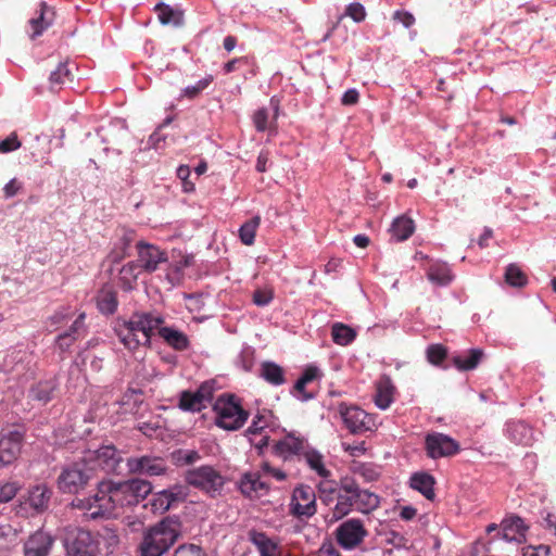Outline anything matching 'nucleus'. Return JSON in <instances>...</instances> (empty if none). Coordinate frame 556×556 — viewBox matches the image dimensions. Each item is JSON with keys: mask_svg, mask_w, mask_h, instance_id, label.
I'll use <instances>...</instances> for the list:
<instances>
[{"mask_svg": "<svg viewBox=\"0 0 556 556\" xmlns=\"http://www.w3.org/2000/svg\"><path fill=\"white\" fill-rule=\"evenodd\" d=\"M86 336L85 314H80L67 330L55 339V345L61 352H68L71 346Z\"/></svg>", "mask_w": 556, "mask_h": 556, "instance_id": "23", "label": "nucleus"}, {"mask_svg": "<svg viewBox=\"0 0 556 556\" xmlns=\"http://www.w3.org/2000/svg\"><path fill=\"white\" fill-rule=\"evenodd\" d=\"M164 318L151 312H135L129 320L117 321L114 331L119 341L128 350H136L140 345L149 346L154 330L174 350L185 351L189 348L188 337L172 327H161Z\"/></svg>", "mask_w": 556, "mask_h": 556, "instance_id": "2", "label": "nucleus"}, {"mask_svg": "<svg viewBox=\"0 0 556 556\" xmlns=\"http://www.w3.org/2000/svg\"><path fill=\"white\" fill-rule=\"evenodd\" d=\"M56 389L58 382L55 379L42 380L29 389L28 396L33 401H37L45 405L53 399V394Z\"/></svg>", "mask_w": 556, "mask_h": 556, "instance_id": "31", "label": "nucleus"}, {"mask_svg": "<svg viewBox=\"0 0 556 556\" xmlns=\"http://www.w3.org/2000/svg\"><path fill=\"white\" fill-rule=\"evenodd\" d=\"M238 486L240 492L248 497L265 494L269 490L268 484L262 481L258 472L243 473L238 482Z\"/></svg>", "mask_w": 556, "mask_h": 556, "instance_id": "28", "label": "nucleus"}, {"mask_svg": "<svg viewBox=\"0 0 556 556\" xmlns=\"http://www.w3.org/2000/svg\"><path fill=\"white\" fill-rule=\"evenodd\" d=\"M177 177L182 182V190L184 192H192L194 191V182H192L189 177L191 174L190 167L188 165H180L177 168Z\"/></svg>", "mask_w": 556, "mask_h": 556, "instance_id": "59", "label": "nucleus"}, {"mask_svg": "<svg viewBox=\"0 0 556 556\" xmlns=\"http://www.w3.org/2000/svg\"><path fill=\"white\" fill-rule=\"evenodd\" d=\"M260 377L274 387L282 386L287 381L285 369L271 361H265L261 364Z\"/></svg>", "mask_w": 556, "mask_h": 556, "instance_id": "30", "label": "nucleus"}, {"mask_svg": "<svg viewBox=\"0 0 556 556\" xmlns=\"http://www.w3.org/2000/svg\"><path fill=\"white\" fill-rule=\"evenodd\" d=\"M280 98L273 96L269 100V106L273 110V117L269 121V111L267 108H260L252 116L253 125L257 132H264L276 127L277 118L280 114Z\"/></svg>", "mask_w": 556, "mask_h": 556, "instance_id": "21", "label": "nucleus"}, {"mask_svg": "<svg viewBox=\"0 0 556 556\" xmlns=\"http://www.w3.org/2000/svg\"><path fill=\"white\" fill-rule=\"evenodd\" d=\"M152 483L148 480L132 478L114 482L111 480L100 482L102 494V510L111 517L116 508L138 505L152 493Z\"/></svg>", "mask_w": 556, "mask_h": 556, "instance_id": "3", "label": "nucleus"}, {"mask_svg": "<svg viewBox=\"0 0 556 556\" xmlns=\"http://www.w3.org/2000/svg\"><path fill=\"white\" fill-rule=\"evenodd\" d=\"M482 357L483 351L481 349H470L465 354L455 355L452 363L458 370L469 371L478 367Z\"/></svg>", "mask_w": 556, "mask_h": 556, "instance_id": "38", "label": "nucleus"}, {"mask_svg": "<svg viewBox=\"0 0 556 556\" xmlns=\"http://www.w3.org/2000/svg\"><path fill=\"white\" fill-rule=\"evenodd\" d=\"M94 478V466L83 456L62 466L56 478V486L63 494H77L84 491Z\"/></svg>", "mask_w": 556, "mask_h": 556, "instance_id": "5", "label": "nucleus"}, {"mask_svg": "<svg viewBox=\"0 0 556 556\" xmlns=\"http://www.w3.org/2000/svg\"><path fill=\"white\" fill-rule=\"evenodd\" d=\"M248 539L256 546L261 556H275L277 544L265 532L252 529L248 532Z\"/></svg>", "mask_w": 556, "mask_h": 556, "instance_id": "36", "label": "nucleus"}, {"mask_svg": "<svg viewBox=\"0 0 556 556\" xmlns=\"http://www.w3.org/2000/svg\"><path fill=\"white\" fill-rule=\"evenodd\" d=\"M320 377H321V371L319 370V368L316 366L309 365L303 370V372L299 379H301L303 382H305L307 384L316 379H319Z\"/></svg>", "mask_w": 556, "mask_h": 556, "instance_id": "63", "label": "nucleus"}, {"mask_svg": "<svg viewBox=\"0 0 556 556\" xmlns=\"http://www.w3.org/2000/svg\"><path fill=\"white\" fill-rule=\"evenodd\" d=\"M53 495L52 489L46 483L30 485L27 491L20 496L16 505V514L23 517L37 516L46 513Z\"/></svg>", "mask_w": 556, "mask_h": 556, "instance_id": "9", "label": "nucleus"}, {"mask_svg": "<svg viewBox=\"0 0 556 556\" xmlns=\"http://www.w3.org/2000/svg\"><path fill=\"white\" fill-rule=\"evenodd\" d=\"M21 147V141L15 132H12L5 139L0 140V152L9 153L17 150Z\"/></svg>", "mask_w": 556, "mask_h": 556, "instance_id": "60", "label": "nucleus"}, {"mask_svg": "<svg viewBox=\"0 0 556 556\" xmlns=\"http://www.w3.org/2000/svg\"><path fill=\"white\" fill-rule=\"evenodd\" d=\"M318 492L308 484H299L293 489L289 513L299 520H307L317 513Z\"/></svg>", "mask_w": 556, "mask_h": 556, "instance_id": "10", "label": "nucleus"}, {"mask_svg": "<svg viewBox=\"0 0 556 556\" xmlns=\"http://www.w3.org/2000/svg\"><path fill=\"white\" fill-rule=\"evenodd\" d=\"M354 473L359 475L366 482L377 481L380 472L372 464H361L354 468Z\"/></svg>", "mask_w": 556, "mask_h": 556, "instance_id": "53", "label": "nucleus"}, {"mask_svg": "<svg viewBox=\"0 0 556 556\" xmlns=\"http://www.w3.org/2000/svg\"><path fill=\"white\" fill-rule=\"evenodd\" d=\"M118 306L117 292L112 288H102L97 295V307L104 315H112Z\"/></svg>", "mask_w": 556, "mask_h": 556, "instance_id": "42", "label": "nucleus"}, {"mask_svg": "<svg viewBox=\"0 0 556 556\" xmlns=\"http://www.w3.org/2000/svg\"><path fill=\"white\" fill-rule=\"evenodd\" d=\"M548 545L540 544L538 546L528 545L522 547V556H549Z\"/></svg>", "mask_w": 556, "mask_h": 556, "instance_id": "61", "label": "nucleus"}, {"mask_svg": "<svg viewBox=\"0 0 556 556\" xmlns=\"http://www.w3.org/2000/svg\"><path fill=\"white\" fill-rule=\"evenodd\" d=\"M135 241V231L123 230L122 235L114 242L112 250L108 254V261L112 264L121 263L125 257L130 255L131 245Z\"/></svg>", "mask_w": 556, "mask_h": 556, "instance_id": "26", "label": "nucleus"}, {"mask_svg": "<svg viewBox=\"0 0 556 556\" xmlns=\"http://www.w3.org/2000/svg\"><path fill=\"white\" fill-rule=\"evenodd\" d=\"M185 482L212 498L219 496L226 484L225 477L211 465L188 469L184 473Z\"/></svg>", "mask_w": 556, "mask_h": 556, "instance_id": "8", "label": "nucleus"}, {"mask_svg": "<svg viewBox=\"0 0 556 556\" xmlns=\"http://www.w3.org/2000/svg\"><path fill=\"white\" fill-rule=\"evenodd\" d=\"M163 491L166 493L168 509L182 503L188 496L187 488L181 484H175Z\"/></svg>", "mask_w": 556, "mask_h": 556, "instance_id": "49", "label": "nucleus"}, {"mask_svg": "<svg viewBox=\"0 0 556 556\" xmlns=\"http://www.w3.org/2000/svg\"><path fill=\"white\" fill-rule=\"evenodd\" d=\"M99 135L101 136L102 142L106 144L103 149L106 155H109V153L117 156L122 155L124 149H126L132 140V136L128 128L119 123L102 127L99 130Z\"/></svg>", "mask_w": 556, "mask_h": 556, "instance_id": "12", "label": "nucleus"}, {"mask_svg": "<svg viewBox=\"0 0 556 556\" xmlns=\"http://www.w3.org/2000/svg\"><path fill=\"white\" fill-rule=\"evenodd\" d=\"M447 356V351L442 344H431L427 349V359L432 365H440Z\"/></svg>", "mask_w": 556, "mask_h": 556, "instance_id": "52", "label": "nucleus"}, {"mask_svg": "<svg viewBox=\"0 0 556 556\" xmlns=\"http://www.w3.org/2000/svg\"><path fill=\"white\" fill-rule=\"evenodd\" d=\"M274 300V291L271 289H256L253 292L252 301L256 306L264 307Z\"/></svg>", "mask_w": 556, "mask_h": 556, "instance_id": "55", "label": "nucleus"}, {"mask_svg": "<svg viewBox=\"0 0 556 556\" xmlns=\"http://www.w3.org/2000/svg\"><path fill=\"white\" fill-rule=\"evenodd\" d=\"M505 432L507 438L516 444L529 446L534 441L532 428L521 420L507 422Z\"/></svg>", "mask_w": 556, "mask_h": 556, "instance_id": "27", "label": "nucleus"}, {"mask_svg": "<svg viewBox=\"0 0 556 556\" xmlns=\"http://www.w3.org/2000/svg\"><path fill=\"white\" fill-rule=\"evenodd\" d=\"M56 536L42 528L31 532L22 544L23 556H51Z\"/></svg>", "mask_w": 556, "mask_h": 556, "instance_id": "13", "label": "nucleus"}, {"mask_svg": "<svg viewBox=\"0 0 556 556\" xmlns=\"http://www.w3.org/2000/svg\"><path fill=\"white\" fill-rule=\"evenodd\" d=\"M542 526L556 538V516L552 513H546L542 516Z\"/></svg>", "mask_w": 556, "mask_h": 556, "instance_id": "64", "label": "nucleus"}, {"mask_svg": "<svg viewBox=\"0 0 556 556\" xmlns=\"http://www.w3.org/2000/svg\"><path fill=\"white\" fill-rule=\"evenodd\" d=\"M206 406L195 391L185 390L179 394L178 407L184 412L200 413Z\"/></svg>", "mask_w": 556, "mask_h": 556, "instance_id": "43", "label": "nucleus"}, {"mask_svg": "<svg viewBox=\"0 0 556 556\" xmlns=\"http://www.w3.org/2000/svg\"><path fill=\"white\" fill-rule=\"evenodd\" d=\"M174 556H207L203 548L195 544H182L178 546Z\"/></svg>", "mask_w": 556, "mask_h": 556, "instance_id": "57", "label": "nucleus"}, {"mask_svg": "<svg viewBox=\"0 0 556 556\" xmlns=\"http://www.w3.org/2000/svg\"><path fill=\"white\" fill-rule=\"evenodd\" d=\"M320 503L331 510V519L341 520L352 511L368 515L380 506V496L359 486L353 476L321 480L316 485Z\"/></svg>", "mask_w": 556, "mask_h": 556, "instance_id": "1", "label": "nucleus"}, {"mask_svg": "<svg viewBox=\"0 0 556 556\" xmlns=\"http://www.w3.org/2000/svg\"><path fill=\"white\" fill-rule=\"evenodd\" d=\"M85 456L91 465L99 466L106 473H119L124 460L122 452L114 445H103L96 451H88Z\"/></svg>", "mask_w": 556, "mask_h": 556, "instance_id": "17", "label": "nucleus"}, {"mask_svg": "<svg viewBox=\"0 0 556 556\" xmlns=\"http://www.w3.org/2000/svg\"><path fill=\"white\" fill-rule=\"evenodd\" d=\"M55 12L52 7H49L46 2H40L39 10L36 12V16L31 17L28 22L31 29L30 39H36L41 36L54 22Z\"/></svg>", "mask_w": 556, "mask_h": 556, "instance_id": "24", "label": "nucleus"}, {"mask_svg": "<svg viewBox=\"0 0 556 556\" xmlns=\"http://www.w3.org/2000/svg\"><path fill=\"white\" fill-rule=\"evenodd\" d=\"M74 74L68 62H61L49 76V89L53 92L61 90L66 84L72 83Z\"/></svg>", "mask_w": 556, "mask_h": 556, "instance_id": "32", "label": "nucleus"}, {"mask_svg": "<svg viewBox=\"0 0 556 556\" xmlns=\"http://www.w3.org/2000/svg\"><path fill=\"white\" fill-rule=\"evenodd\" d=\"M173 460L177 466L192 465L201 459V455L195 450H178L172 454Z\"/></svg>", "mask_w": 556, "mask_h": 556, "instance_id": "48", "label": "nucleus"}, {"mask_svg": "<svg viewBox=\"0 0 556 556\" xmlns=\"http://www.w3.org/2000/svg\"><path fill=\"white\" fill-rule=\"evenodd\" d=\"M22 484L18 481H4L0 483V503L11 502L21 491Z\"/></svg>", "mask_w": 556, "mask_h": 556, "instance_id": "50", "label": "nucleus"}, {"mask_svg": "<svg viewBox=\"0 0 556 556\" xmlns=\"http://www.w3.org/2000/svg\"><path fill=\"white\" fill-rule=\"evenodd\" d=\"M505 282L513 288H523L528 285V276L521 267L515 263L508 264L504 273Z\"/></svg>", "mask_w": 556, "mask_h": 556, "instance_id": "46", "label": "nucleus"}, {"mask_svg": "<svg viewBox=\"0 0 556 556\" xmlns=\"http://www.w3.org/2000/svg\"><path fill=\"white\" fill-rule=\"evenodd\" d=\"M261 218L254 216L241 225L239 229V237L243 244L251 245L255 240L256 229L260 225Z\"/></svg>", "mask_w": 556, "mask_h": 556, "instance_id": "47", "label": "nucleus"}, {"mask_svg": "<svg viewBox=\"0 0 556 556\" xmlns=\"http://www.w3.org/2000/svg\"><path fill=\"white\" fill-rule=\"evenodd\" d=\"M268 426V422L266 420V417L261 414V413H257L250 427L247 429L245 431V435H255V434H261L262 431Z\"/></svg>", "mask_w": 556, "mask_h": 556, "instance_id": "58", "label": "nucleus"}, {"mask_svg": "<svg viewBox=\"0 0 556 556\" xmlns=\"http://www.w3.org/2000/svg\"><path fill=\"white\" fill-rule=\"evenodd\" d=\"M151 510L155 513L163 514L168 510V502L166 497V493L162 490L155 493L151 500Z\"/></svg>", "mask_w": 556, "mask_h": 556, "instance_id": "56", "label": "nucleus"}, {"mask_svg": "<svg viewBox=\"0 0 556 556\" xmlns=\"http://www.w3.org/2000/svg\"><path fill=\"white\" fill-rule=\"evenodd\" d=\"M394 387L391 379L387 376L382 377L377 383V390L375 394V404L380 409H387L393 402Z\"/></svg>", "mask_w": 556, "mask_h": 556, "instance_id": "40", "label": "nucleus"}, {"mask_svg": "<svg viewBox=\"0 0 556 556\" xmlns=\"http://www.w3.org/2000/svg\"><path fill=\"white\" fill-rule=\"evenodd\" d=\"M305 387L306 383L303 382L301 379H298L293 386V395L302 402L308 401L314 397L313 393H308L305 391Z\"/></svg>", "mask_w": 556, "mask_h": 556, "instance_id": "62", "label": "nucleus"}, {"mask_svg": "<svg viewBox=\"0 0 556 556\" xmlns=\"http://www.w3.org/2000/svg\"><path fill=\"white\" fill-rule=\"evenodd\" d=\"M213 410L216 414L215 425L227 431L241 429L250 417L241 400L233 393L220 394L213 404Z\"/></svg>", "mask_w": 556, "mask_h": 556, "instance_id": "6", "label": "nucleus"}, {"mask_svg": "<svg viewBox=\"0 0 556 556\" xmlns=\"http://www.w3.org/2000/svg\"><path fill=\"white\" fill-rule=\"evenodd\" d=\"M339 413L344 426L352 434H363L367 431H372L375 427L370 415L357 406H348L342 403L339 406Z\"/></svg>", "mask_w": 556, "mask_h": 556, "instance_id": "15", "label": "nucleus"}, {"mask_svg": "<svg viewBox=\"0 0 556 556\" xmlns=\"http://www.w3.org/2000/svg\"><path fill=\"white\" fill-rule=\"evenodd\" d=\"M216 391V381L215 380H206L202 382L195 392L206 403H211L214 399V393Z\"/></svg>", "mask_w": 556, "mask_h": 556, "instance_id": "54", "label": "nucleus"}, {"mask_svg": "<svg viewBox=\"0 0 556 556\" xmlns=\"http://www.w3.org/2000/svg\"><path fill=\"white\" fill-rule=\"evenodd\" d=\"M356 336L355 329L343 323H334L331 327V337L336 344L346 346L355 340Z\"/></svg>", "mask_w": 556, "mask_h": 556, "instance_id": "45", "label": "nucleus"}, {"mask_svg": "<svg viewBox=\"0 0 556 556\" xmlns=\"http://www.w3.org/2000/svg\"><path fill=\"white\" fill-rule=\"evenodd\" d=\"M427 276L432 283L439 287H446L454 279V275L450 266L446 263L440 262L434 263L429 267Z\"/></svg>", "mask_w": 556, "mask_h": 556, "instance_id": "41", "label": "nucleus"}, {"mask_svg": "<svg viewBox=\"0 0 556 556\" xmlns=\"http://www.w3.org/2000/svg\"><path fill=\"white\" fill-rule=\"evenodd\" d=\"M501 526L502 530L498 531V535L508 542L520 541V538H525V533L528 530L523 519L518 516L505 518Z\"/></svg>", "mask_w": 556, "mask_h": 556, "instance_id": "29", "label": "nucleus"}, {"mask_svg": "<svg viewBox=\"0 0 556 556\" xmlns=\"http://www.w3.org/2000/svg\"><path fill=\"white\" fill-rule=\"evenodd\" d=\"M73 507L85 510L86 517L96 520L100 518H108V514L102 510V494L100 493V482L98 483L97 492L86 498H75L72 502Z\"/></svg>", "mask_w": 556, "mask_h": 556, "instance_id": "25", "label": "nucleus"}, {"mask_svg": "<svg viewBox=\"0 0 556 556\" xmlns=\"http://www.w3.org/2000/svg\"><path fill=\"white\" fill-rule=\"evenodd\" d=\"M425 450L428 457L438 459L457 454L460 451V445L447 434L432 432L425 438Z\"/></svg>", "mask_w": 556, "mask_h": 556, "instance_id": "16", "label": "nucleus"}, {"mask_svg": "<svg viewBox=\"0 0 556 556\" xmlns=\"http://www.w3.org/2000/svg\"><path fill=\"white\" fill-rule=\"evenodd\" d=\"M62 545L65 556H98L100 545L93 533L85 528L67 526L63 529Z\"/></svg>", "mask_w": 556, "mask_h": 556, "instance_id": "7", "label": "nucleus"}, {"mask_svg": "<svg viewBox=\"0 0 556 556\" xmlns=\"http://www.w3.org/2000/svg\"><path fill=\"white\" fill-rule=\"evenodd\" d=\"M435 480L427 472H416L410 477V486L420 492L427 500H433Z\"/></svg>", "mask_w": 556, "mask_h": 556, "instance_id": "39", "label": "nucleus"}, {"mask_svg": "<svg viewBox=\"0 0 556 556\" xmlns=\"http://www.w3.org/2000/svg\"><path fill=\"white\" fill-rule=\"evenodd\" d=\"M308 445L305 437L289 432L273 444L271 453L285 462L292 460L295 457L301 459Z\"/></svg>", "mask_w": 556, "mask_h": 556, "instance_id": "14", "label": "nucleus"}, {"mask_svg": "<svg viewBox=\"0 0 556 556\" xmlns=\"http://www.w3.org/2000/svg\"><path fill=\"white\" fill-rule=\"evenodd\" d=\"M154 11L159 13V21L162 25L181 27L185 24L184 12L172 8L169 4L160 2L154 7Z\"/></svg>", "mask_w": 556, "mask_h": 556, "instance_id": "34", "label": "nucleus"}, {"mask_svg": "<svg viewBox=\"0 0 556 556\" xmlns=\"http://www.w3.org/2000/svg\"><path fill=\"white\" fill-rule=\"evenodd\" d=\"M142 394L140 389H127L117 402L123 408V413L131 414L138 419L143 418L148 405L144 403Z\"/></svg>", "mask_w": 556, "mask_h": 556, "instance_id": "22", "label": "nucleus"}, {"mask_svg": "<svg viewBox=\"0 0 556 556\" xmlns=\"http://www.w3.org/2000/svg\"><path fill=\"white\" fill-rule=\"evenodd\" d=\"M181 522L177 516H167L144 530L138 546L139 556H163L178 540Z\"/></svg>", "mask_w": 556, "mask_h": 556, "instance_id": "4", "label": "nucleus"}, {"mask_svg": "<svg viewBox=\"0 0 556 556\" xmlns=\"http://www.w3.org/2000/svg\"><path fill=\"white\" fill-rule=\"evenodd\" d=\"M213 75H206L202 79H200L195 85L187 86L182 93L189 99L197 98L203 90H205L213 81Z\"/></svg>", "mask_w": 556, "mask_h": 556, "instance_id": "51", "label": "nucleus"}, {"mask_svg": "<svg viewBox=\"0 0 556 556\" xmlns=\"http://www.w3.org/2000/svg\"><path fill=\"white\" fill-rule=\"evenodd\" d=\"M142 267L136 261L128 262L125 264L119 270V281L122 283V288L125 291H130L134 289V285L140 274Z\"/></svg>", "mask_w": 556, "mask_h": 556, "instance_id": "44", "label": "nucleus"}, {"mask_svg": "<svg viewBox=\"0 0 556 556\" xmlns=\"http://www.w3.org/2000/svg\"><path fill=\"white\" fill-rule=\"evenodd\" d=\"M366 15L367 14H366L365 7L362 3H359V2L350 3L345 9L344 14L340 15L338 17L337 22L325 34V36L323 37V41H327L328 39H330V37L333 35L334 30L338 28L339 24L345 16L351 17L355 23H362L363 21H365Z\"/></svg>", "mask_w": 556, "mask_h": 556, "instance_id": "35", "label": "nucleus"}, {"mask_svg": "<svg viewBox=\"0 0 556 556\" xmlns=\"http://www.w3.org/2000/svg\"><path fill=\"white\" fill-rule=\"evenodd\" d=\"M24 433L20 430H10L0 433V468L13 464L22 450Z\"/></svg>", "mask_w": 556, "mask_h": 556, "instance_id": "19", "label": "nucleus"}, {"mask_svg": "<svg viewBox=\"0 0 556 556\" xmlns=\"http://www.w3.org/2000/svg\"><path fill=\"white\" fill-rule=\"evenodd\" d=\"M126 466L129 473L148 477L163 476L167 471V466L163 458L150 455L129 457L126 460Z\"/></svg>", "mask_w": 556, "mask_h": 556, "instance_id": "18", "label": "nucleus"}, {"mask_svg": "<svg viewBox=\"0 0 556 556\" xmlns=\"http://www.w3.org/2000/svg\"><path fill=\"white\" fill-rule=\"evenodd\" d=\"M389 231L395 241H405L414 233L415 223L412 218L402 215L392 222Z\"/></svg>", "mask_w": 556, "mask_h": 556, "instance_id": "37", "label": "nucleus"}, {"mask_svg": "<svg viewBox=\"0 0 556 556\" xmlns=\"http://www.w3.org/2000/svg\"><path fill=\"white\" fill-rule=\"evenodd\" d=\"M302 458L311 470L315 471L324 480H330L331 471L325 466L324 455L319 451L308 445L301 459Z\"/></svg>", "mask_w": 556, "mask_h": 556, "instance_id": "33", "label": "nucleus"}, {"mask_svg": "<svg viewBox=\"0 0 556 556\" xmlns=\"http://www.w3.org/2000/svg\"><path fill=\"white\" fill-rule=\"evenodd\" d=\"M138 262L143 270L153 273L159 268V265L167 262V254L165 251L160 250L153 244L146 242H138Z\"/></svg>", "mask_w": 556, "mask_h": 556, "instance_id": "20", "label": "nucleus"}, {"mask_svg": "<svg viewBox=\"0 0 556 556\" xmlns=\"http://www.w3.org/2000/svg\"><path fill=\"white\" fill-rule=\"evenodd\" d=\"M337 543L345 551L358 547L368 535L363 520L350 518L342 521L334 530Z\"/></svg>", "mask_w": 556, "mask_h": 556, "instance_id": "11", "label": "nucleus"}]
</instances>
